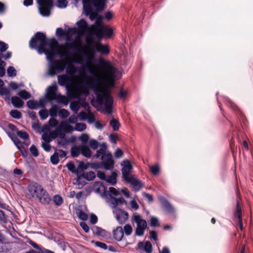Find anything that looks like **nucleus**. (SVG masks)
<instances>
[{
    "label": "nucleus",
    "mask_w": 253,
    "mask_h": 253,
    "mask_svg": "<svg viewBox=\"0 0 253 253\" xmlns=\"http://www.w3.org/2000/svg\"><path fill=\"white\" fill-rule=\"evenodd\" d=\"M59 116L62 118H65L69 116L70 115L68 110L65 109H61L59 110Z\"/></svg>",
    "instance_id": "52"
},
{
    "label": "nucleus",
    "mask_w": 253,
    "mask_h": 253,
    "mask_svg": "<svg viewBox=\"0 0 253 253\" xmlns=\"http://www.w3.org/2000/svg\"><path fill=\"white\" fill-rule=\"evenodd\" d=\"M71 155L73 157H77L81 154V145L74 146L71 149Z\"/></svg>",
    "instance_id": "34"
},
{
    "label": "nucleus",
    "mask_w": 253,
    "mask_h": 253,
    "mask_svg": "<svg viewBox=\"0 0 253 253\" xmlns=\"http://www.w3.org/2000/svg\"><path fill=\"white\" fill-rule=\"evenodd\" d=\"M83 9L86 16H89V19L93 21L98 17V12L104 9H101L98 6L97 3L94 0H82Z\"/></svg>",
    "instance_id": "4"
},
{
    "label": "nucleus",
    "mask_w": 253,
    "mask_h": 253,
    "mask_svg": "<svg viewBox=\"0 0 253 253\" xmlns=\"http://www.w3.org/2000/svg\"><path fill=\"white\" fill-rule=\"evenodd\" d=\"M89 146L93 150L97 149L100 145L99 142L95 139H91L89 140Z\"/></svg>",
    "instance_id": "42"
},
{
    "label": "nucleus",
    "mask_w": 253,
    "mask_h": 253,
    "mask_svg": "<svg viewBox=\"0 0 253 253\" xmlns=\"http://www.w3.org/2000/svg\"><path fill=\"white\" fill-rule=\"evenodd\" d=\"M51 163L53 165H57L59 161L58 155L56 152H54L53 154L50 157Z\"/></svg>",
    "instance_id": "44"
},
{
    "label": "nucleus",
    "mask_w": 253,
    "mask_h": 253,
    "mask_svg": "<svg viewBox=\"0 0 253 253\" xmlns=\"http://www.w3.org/2000/svg\"><path fill=\"white\" fill-rule=\"evenodd\" d=\"M30 151L33 156L35 157H38L39 155L38 150L35 145H32L30 147Z\"/></svg>",
    "instance_id": "54"
},
{
    "label": "nucleus",
    "mask_w": 253,
    "mask_h": 253,
    "mask_svg": "<svg viewBox=\"0 0 253 253\" xmlns=\"http://www.w3.org/2000/svg\"><path fill=\"white\" fill-rule=\"evenodd\" d=\"M66 167H67L69 170L71 171L73 173L78 174V168L76 169V167L75 166L74 163L72 162H70L66 164Z\"/></svg>",
    "instance_id": "38"
},
{
    "label": "nucleus",
    "mask_w": 253,
    "mask_h": 253,
    "mask_svg": "<svg viewBox=\"0 0 253 253\" xmlns=\"http://www.w3.org/2000/svg\"><path fill=\"white\" fill-rule=\"evenodd\" d=\"M57 102L58 103H63L65 105H67L68 103V101L66 97L64 95H62L61 94H59L55 96V99Z\"/></svg>",
    "instance_id": "33"
},
{
    "label": "nucleus",
    "mask_w": 253,
    "mask_h": 253,
    "mask_svg": "<svg viewBox=\"0 0 253 253\" xmlns=\"http://www.w3.org/2000/svg\"><path fill=\"white\" fill-rule=\"evenodd\" d=\"M161 204L162 207L169 213H172L174 211V209L169 201L165 198L162 197L160 199Z\"/></svg>",
    "instance_id": "24"
},
{
    "label": "nucleus",
    "mask_w": 253,
    "mask_h": 253,
    "mask_svg": "<svg viewBox=\"0 0 253 253\" xmlns=\"http://www.w3.org/2000/svg\"><path fill=\"white\" fill-rule=\"evenodd\" d=\"M113 213L115 214L116 219L120 224H124L128 219V213L121 209H115L113 211Z\"/></svg>",
    "instance_id": "9"
},
{
    "label": "nucleus",
    "mask_w": 253,
    "mask_h": 253,
    "mask_svg": "<svg viewBox=\"0 0 253 253\" xmlns=\"http://www.w3.org/2000/svg\"><path fill=\"white\" fill-rule=\"evenodd\" d=\"M150 171L154 175H157L159 174L160 171V169L158 165H155L150 167Z\"/></svg>",
    "instance_id": "46"
},
{
    "label": "nucleus",
    "mask_w": 253,
    "mask_h": 253,
    "mask_svg": "<svg viewBox=\"0 0 253 253\" xmlns=\"http://www.w3.org/2000/svg\"><path fill=\"white\" fill-rule=\"evenodd\" d=\"M150 226L151 227H159L160 226L159 221L157 217L154 216L150 217Z\"/></svg>",
    "instance_id": "45"
},
{
    "label": "nucleus",
    "mask_w": 253,
    "mask_h": 253,
    "mask_svg": "<svg viewBox=\"0 0 253 253\" xmlns=\"http://www.w3.org/2000/svg\"><path fill=\"white\" fill-rule=\"evenodd\" d=\"M104 25L102 24V17L98 15L96 18L95 24L90 26V32L93 34Z\"/></svg>",
    "instance_id": "18"
},
{
    "label": "nucleus",
    "mask_w": 253,
    "mask_h": 253,
    "mask_svg": "<svg viewBox=\"0 0 253 253\" xmlns=\"http://www.w3.org/2000/svg\"><path fill=\"white\" fill-rule=\"evenodd\" d=\"M124 165L122 169V172L123 178L126 180L127 178L130 177H129V174L132 169V166L128 160L124 161Z\"/></svg>",
    "instance_id": "15"
},
{
    "label": "nucleus",
    "mask_w": 253,
    "mask_h": 253,
    "mask_svg": "<svg viewBox=\"0 0 253 253\" xmlns=\"http://www.w3.org/2000/svg\"><path fill=\"white\" fill-rule=\"evenodd\" d=\"M238 226L240 230L243 231V225L242 221V211L241 208L238 206Z\"/></svg>",
    "instance_id": "41"
},
{
    "label": "nucleus",
    "mask_w": 253,
    "mask_h": 253,
    "mask_svg": "<svg viewBox=\"0 0 253 253\" xmlns=\"http://www.w3.org/2000/svg\"><path fill=\"white\" fill-rule=\"evenodd\" d=\"M77 25L78 27V33L83 34L87 31H90V27H89L86 21L81 19L77 22Z\"/></svg>",
    "instance_id": "14"
},
{
    "label": "nucleus",
    "mask_w": 253,
    "mask_h": 253,
    "mask_svg": "<svg viewBox=\"0 0 253 253\" xmlns=\"http://www.w3.org/2000/svg\"><path fill=\"white\" fill-rule=\"evenodd\" d=\"M98 52L101 53L102 54H108L110 52V48L108 45L106 44H103L101 43H99L97 45V47L96 49L95 50L96 52Z\"/></svg>",
    "instance_id": "26"
},
{
    "label": "nucleus",
    "mask_w": 253,
    "mask_h": 253,
    "mask_svg": "<svg viewBox=\"0 0 253 253\" xmlns=\"http://www.w3.org/2000/svg\"><path fill=\"white\" fill-rule=\"evenodd\" d=\"M78 217L82 220H86L88 218V215L84 211L80 210L78 212Z\"/></svg>",
    "instance_id": "55"
},
{
    "label": "nucleus",
    "mask_w": 253,
    "mask_h": 253,
    "mask_svg": "<svg viewBox=\"0 0 253 253\" xmlns=\"http://www.w3.org/2000/svg\"><path fill=\"white\" fill-rule=\"evenodd\" d=\"M145 229L136 227L135 229V234L138 236H142L144 235Z\"/></svg>",
    "instance_id": "63"
},
{
    "label": "nucleus",
    "mask_w": 253,
    "mask_h": 253,
    "mask_svg": "<svg viewBox=\"0 0 253 253\" xmlns=\"http://www.w3.org/2000/svg\"><path fill=\"white\" fill-rule=\"evenodd\" d=\"M234 146V139L233 138H232V139H231L230 140V147L232 150V153H233V158H234V161H235V169H234V172H235V178H236V180H237V176L236 175V156H235V153H234V151L233 149V147Z\"/></svg>",
    "instance_id": "37"
},
{
    "label": "nucleus",
    "mask_w": 253,
    "mask_h": 253,
    "mask_svg": "<svg viewBox=\"0 0 253 253\" xmlns=\"http://www.w3.org/2000/svg\"><path fill=\"white\" fill-rule=\"evenodd\" d=\"M59 108V107L57 105H52L49 110V115L52 117H56L57 116V112Z\"/></svg>",
    "instance_id": "30"
},
{
    "label": "nucleus",
    "mask_w": 253,
    "mask_h": 253,
    "mask_svg": "<svg viewBox=\"0 0 253 253\" xmlns=\"http://www.w3.org/2000/svg\"><path fill=\"white\" fill-rule=\"evenodd\" d=\"M57 87L56 85L49 86L47 89V99L48 101H51L55 99L56 92Z\"/></svg>",
    "instance_id": "20"
},
{
    "label": "nucleus",
    "mask_w": 253,
    "mask_h": 253,
    "mask_svg": "<svg viewBox=\"0 0 253 253\" xmlns=\"http://www.w3.org/2000/svg\"><path fill=\"white\" fill-rule=\"evenodd\" d=\"M27 243L31 245L34 249L39 250V252H41V250H43V249H42L36 243L31 240L29 239V241H27Z\"/></svg>",
    "instance_id": "59"
},
{
    "label": "nucleus",
    "mask_w": 253,
    "mask_h": 253,
    "mask_svg": "<svg viewBox=\"0 0 253 253\" xmlns=\"http://www.w3.org/2000/svg\"><path fill=\"white\" fill-rule=\"evenodd\" d=\"M106 154L102 149H99L96 151V153L93 156V158H99L101 157V160H104V158L106 157Z\"/></svg>",
    "instance_id": "40"
},
{
    "label": "nucleus",
    "mask_w": 253,
    "mask_h": 253,
    "mask_svg": "<svg viewBox=\"0 0 253 253\" xmlns=\"http://www.w3.org/2000/svg\"><path fill=\"white\" fill-rule=\"evenodd\" d=\"M43 189V187L39 183L32 182L28 186V193L26 194V197L29 199L36 198Z\"/></svg>",
    "instance_id": "7"
},
{
    "label": "nucleus",
    "mask_w": 253,
    "mask_h": 253,
    "mask_svg": "<svg viewBox=\"0 0 253 253\" xmlns=\"http://www.w3.org/2000/svg\"><path fill=\"white\" fill-rule=\"evenodd\" d=\"M114 238L117 241H121L124 237V231L122 227L118 226L113 230Z\"/></svg>",
    "instance_id": "23"
},
{
    "label": "nucleus",
    "mask_w": 253,
    "mask_h": 253,
    "mask_svg": "<svg viewBox=\"0 0 253 253\" xmlns=\"http://www.w3.org/2000/svg\"><path fill=\"white\" fill-rule=\"evenodd\" d=\"M43 205H48L51 200V198L48 193L43 189L36 198Z\"/></svg>",
    "instance_id": "12"
},
{
    "label": "nucleus",
    "mask_w": 253,
    "mask_h": 253,
    "mask_svg": "<svg viewBox=\"0 0 253 253\" xmlns=\"http://www.w3.org/2000/svg\"><path fill=\"white\" fill-rule=\"evenodd\" d=\"M133 219L134 222L137 224V227L144 229H146L147 226V222L145 220L141 218V216L139 214H134Z\"/></svg>",
    "instance_id": "19"
},
{
    "label": "nucleus",
    "mask_w": 253,
    "mask_h": 253,
    "mask_svg": "<svg viewBox=\"0 0 253 253\" xmlns=\"http://www.w3.org/2000/svg\"><path fill=\"white\" fill-rule=\"evenodd\" d=\"M27 106L31 109H36L39 107L37 100H29L27 102Z\"/></svg>",
    "instance_id": "31"
},
{
    "label": "nucleus",
    "mask_w": 253,
    "mask_h": 253,
    "mask_svg": "<svg viewBox=\"0 0 253 253\" xmlns=\"http://www.w3.org/2000/svg\"><path fill=\"white\" fill-rule=\"evenodd\" d=\"M91 230H92L94 235L99 236H102L103 237H106L108 235L110 234L109 233L107 232L105 230L103 229L101 227L97 226H93L91 228Z\"/></svg>",
    "instance_id": "21"
},
{
    "label": "nucleus",
    "mask_w": 253,
    "mask_h": 253,
    "mask_svg": "<svg viewBox=\"0 0 253 253\" xmlns=\"http://www.w3.org/2000/svg\"><path fill=\"white\" fill-rule=\"evenodd\" d=\"M39 5V10L43 16H49L50 14V9L53 6V0H37Z\"/></svg>",
    "instance_id": "6"
},
{
    "label": "nucleus",
    "mask_w": 253,
    "mask_h": 253,
    "mask_svg": "<svg viewBox=\"0 0 253 253\" xmlns=\"http://www.w3.org/2000/svg\"><path fill=\"white\" fill-rule=\"evenodd\" d=\"M80 174H77L78 177L76 179V183L79 186H81V187H82L83 186H84V185H85L86 184V182L84 180V178H81V179L79 178V175Z\"/></svg>",
    "instance_id": "60"
},
{
    "label": "nucleus",
    "mask_w": 253,
    "mask_h": 253,
    "mask_svg": "<svg viewBox=\"0 0 253 253\" xmlns=\"http://www.w3.org/2000/svg\"><path fill=\"white\" fill-rule=\"evenodd\" d=\"M18 95L24 99H28L31 97V94L25 89H23L18 92Z\"/></svg>",
    "instance_id": "36"
},
{
    "label": "nucleus",
    "mask_w": 253,
    "mask_h": 253,
    "mask_svg": "<svg viewBox=\"0 0 253 253\" xmlns=\"http://www.w3.org/2000/svg\"><path fill=\"white\" fill-rule=\"evenodd\" d=\"M63 46L67 48V51L65 53L49 50L45 47L38 52L40 54L44 53L46 55L47 59L50 62L49 73L51 75H54L56 74V71H62L65 68V66L61 65L60 61L54 59L55 55L59 54L61 58L63 57L67 58L69 55H72V52H77L83 56L87 55L85 52L81 49L78 42L76 41L67 42Z\"/></svg>",
    "instance_id": "1"
},
{
    "label": "nucleus",
    "mask_w": 253,
    "mask_h": 253,
    "mask_svg": "<svg viewBox=\"0 0 253 253\" xmlns=\"http://www.w3.org/2000/svg\"><path fill=\"white\" fill-rule=\"evenodd\" d=\"M55 152L57 153L58 157H60L61 158L65 157L67 155V153L65 151L61 149H55Z\"/></svg>",
    "instance_id": "61"
},
{
    "label": "nucleus",
    "mask_w": 253,
    "mask_h": 253,
    "mask_svg": "<svg viewBox=\"0 0 253 253\" xmlns=\"http://www.w3.org/2000/svg\"><path fill=\"white\" fill-rule=\"evenodd\" d=\"M89 165L90 164L88 163L85 164L84 162L80 161L78 167V174L87 169L89 167Z\"/></svg>",
    "instance_id": "32"
},
{
    "label": "nucleus",
    "mask_w": 253,
    "mask_h": 253,
    "mask_svg": "<svg viewBox=\"0 0 253 253\" xmlns=\"http://www.w3.org/2000/svg\"><path fill=\"white\" fill-rule=\"evenodd\" d=\"M117 173L116 171H112L111 175L106 176L105 181L112 185H115L117 183Z\"/></svg>",
    "instance_id": "27"
},
{
    "label": "nucleus",
    "mask_w": 253,
    "mask_h": 253,
    "mask_svg": "<svg viewBox=\"0 0 253 253\" xmlns=\"http://www.w3.org/2000/svg\"><path fill=\"white\" fill-rule=\"evenodd\" d=\"M8 48V45L7 43H5L3 42H0V53H2V52L6 51Z\"/></svg>",
    "instance_id": "58"
},
{
    "label": "nucleus",
    "mask_w": 253,
    "mask_h": 253,
    "mask_svg": "<svg viewBox=\"0 0 253 253\" xmlns=\"http://www.w3.org/2000/svg\"><path fill=\"white\" fill-rule=\"evenodd\" d=\"M84 178L87 181L93 180L95 178V174L93 171H89L86 173H83L79 175V178Z\"/></svg>",
    "instance_id": "29"
},
{
    "label": "nucleus",
    "mask_w": 253,
    "mask_h": 253,
    "mask_svg": "<svg viewBox=\"0 0 253 253\" xmlns=\"http://www.w3.org/2000/svg\"><path fill=\"white\" fill-rule=\"evenodd\" d=\"M17 135L24 140L28 139L29 137L27 132L22 130H17Z\"/></svg>",
    "instance_id": "47"
},
{
    "label": "nucleus",
    "mask_w": 253,
    "mask_h": 253,
    "mask_svg": "<svg viewBox=\"0 0 253 253\" xmlns=\"http://www.w3.org/2000/svg\"><path fill=\"white\" fill-rule=\"evenodd\" d=\"M126 181L130 183L134 188L135 191L139 190L143 186L142 182L136 178L131 176L126 180Z\"/></svg>",
    "instance_id": "22"
},
{
    "label": "nucleus",
    "mask_w": 253,
    "mask_h": 253,
    "mask_svg": "<svg viewBox=\"0 0 253 253\" xmlns=\"http://www.w3.org/2000/svg\"><path fill=\"white\" fill-rule=\"evenodd\" d=\"M7 73L9 77H15L16 76V70L13 66H9L7 69Z\"/></svg>",
    "instance_id": "48"
},
{
    "label": "nucleus",
    "mask_w": 253,
    "mask_h": 253,
    "mask_svg": "<svg viewBox=\"0 0 253 253\" xmlns=\"http://www.w3.org/2000/svg\"><path fill=\"white\" fill-rule=\"evenodd\" d=\"M97 67L105 74V82L114 81L118 70L109 61L101 59L98 62Z\"/></svg>",
    "instance_id": "3"
},
{
    "label": "nucleus",
    "mask_w": 253,
    "mask_h": 253,
    "mask_svg": "<svg viewBox=\"0 0 253 253\" xmlns=\"http://www.w3.org/2000/svg\"><path fill=\"white\" fill-rule=\"evenodd\" d=\"M43 205H48L51 200V198L48 193L43 189L36 198Z\"/></svg>",
    "instance_id": "11"
},
{
    "label": "nucleus",
    "mask_w": 253,
    "mask_h": 253,
    "mask_svg": "<svg viewBox=\"0 0 253 253\" xmlns=\"http://www.w3.org/2000/svg\"><path fill=\"white\" fill-rule=\"evenodd\" d=\"M124 233H125L126 236L130 235L132 232V228L130 224H126L124 227Z\"/></svg>",
    "instance_id": "50"
},
{
    "label": "nucleus",
    "mask_w": 253,
    "mask_h": 253,
    "mask_svg": "<svg viewBox=\"0 0 253 253\" xmlns=\"http://www.w3.org/2000/svg\"><path fill=\"white\" fill-rule=\"evenodd\" d=\"M113 34V30L112 28L108 25H104L93 35H95L98 41H100L103 38H110Z\"/></svg>",
    "instance_id": "8"
},
{
    "label": "nucleus",
    "mask_w": 253,
    "mask_h": 253,
    "mask_svg": "<svg viewBox=\"0 0 253 253\" xmlns=\"http://www.w3.org/2000/svg\"><path fill=\"white\" fill-rule=\"evenodd\" d=\"M80 140L82 142L83 144H85L89 140V136L87 134L83 133L80 137Z\"/></svg>",
    "instance_id": "57"
},
{
    "label": "nucleus",
    "mask_w": 253,
    "mask_h": 253,
    "mask_svg": "<svg viewBox=\"0 0 253 253\" xmlns=\"http://www.w3.org/2000/svg\"><path fill=\"white\" fill-rule=\"evenodd\" d=\"M110 125L112 127L114 131H117L120 126L119 122L116 119H112L110 122Z\"/></svg>",
    "instance_id": "39"
},
{
    "label": "nucleus",
    "mask_w": 253,
    "mask_h": 253,
    "mask_svg": "<svg viewBox=\"0 0 253 253\" xmlns=\"http://www.w3.org/2000/svg\"><path fill=\"white\" fill-rule=\"evenodd\" d=\"M9 114L11 117L16 119H20L22 117L21 112L18 110H12Z\"/></svg>",
    "instance_id": "35"
},
{
    "label": "nucleus",
    "mask_w": 253,
    "mask_h": 253,
    "mask_svg": "<svg viewBox=\"0 0 253 253\" xmlns=\"http://www.w3.org/2000/svg\"><path fill=\"white\" fill-rule=\"evenodd\" d=\"M149 238L151 239H153L155 241L158 240L157 233L155 231H150L149 232Z\"/></svg>",
    "instance_id": "62"
},
{
    "label": "nucleus",
    "mask_w": 253,
    "mask_h": 253,
    "mask_svg": "<svg viewBox=\"0 0 253 253\" xmlns=\"http://www.w3.org/2000/svg\"><path fill=\"white\" fill-rule=\"evenodd\" d=\"M94 80L91 81L88 78L85 84L88 86L92 88L96 96V101L100 105L104 104L105 110L108 114L112 113V105L113 99L111 95V91L107 86L100 87L98 85V83L100 79L96 74L92 73Z\"/></svg>",
    "instance_id": "2"
},
{
    "label": "nucleus",
    "mask_w": 253,
    "mask_h": 253,
    "mask_svg": "<svg viewBox=\"0 0 253 253\" xmlns=\"http://www.w3.org/2000/svg\"><path fill=\"white\" fill-rule=\"evenodd\" d=\"M86 42L88 48L91 51L92 53L91 57L88 56L87 58L88 60H90L93 58V54L95 53V50L99 42H95L92 37H87Z\"/></svg>",
    "instance_id": "13"
},
{
    "label": "nucleus",
    "mask_w": 253,
    "mask_h": 253,
    "mask_svg": "<svg viewBox=\"0 0 253 253\" xmlns=\"http://www.w3.org/2000/svg\"><path fill=\"white\" fill-rule=\"evenodd\" d=\"M50 48V50L61 52L59 49L58 42L55 38L48 39L47 38V44Z\"/></svg>",
    "instance_id": "17"
},
{
    "label": "nucleus",
    "mask_w": 253,
    "mask_h": 253,
    "mask_svg": "<svg viewBox=\"0 0 253 253\" xmlns=\"http://www.w3.org/2000/svg\"><path fill=\"white\" fill-rule=\"evenodd\" d=\"M86 128V125L84 123H78L75 126V129L77 131H82L85 129Z\"/></svg>",
    "instance_id": "53"
},
{
    "label": "nucleus",
    "mask_w": 253,
    "mask_h": 253,
    "mask_svg": "<svg viewBox=\"0 0 253 253\" xmlns=\"http://www.w3.org/2000/svg\"><path fill=\"white\" fill-rule=\"evenodd\" d=\"M101 165L106 170H111L113 169L114 166V161L111 153H107L106 157L104 160H102Z\"/></svg>",
    "instance_id": "10"
},
{
    "label": "nucleus",
    "mask_w": 253,
    "mask_h": 253,
    "mask_svg": "<svg viewBox=\"0 0 253 253\" xmlns=\"http://www.w3.org/2000/svg\"><path fill=\"white\" fill-rule=\"evenodd\" d=\"M39 116L42 120H45L48 116V112L46 109H42L39 111Z\"/></svg>",
    "instance_id": "51"
},
{
    "label": "nucleus",
    "mask_w": 253,
    "mask_h": 253,
    "mask_svg": "<svg viewBox=\"0 0 253 253\" xmlns=\"http://www.w3.org/2000/svg\"><path fill=\"white\" fill-rule=\"evenodd\" d=\"M68 78L67 75H64L62 76H58V82L60 85H64L68 80Z\"/></svg>",
    "instance_id": "43"
},
{
    "label": "nucleus",
    "mask_w": 253,
    "mask_h": 253,
    "mask_svg": "<svg viewBox=\"0 0 253 253\" xmlns=\"http://www.w3.org/2000/svg\"><path fill=\"white\" fill-rule=\"evenodd\" d=\"M53 200L55 204L58 206L61 205L63 202V198L59 195L54 196Z\"/></svg>",
    "instance_id": "49"
},
{
    "label": "nucleus",
    "mask_w": 253,
    "mask_h": 253,
    "mask_svg": "<svg viewBox=\"0 0 253 253\" xmlns=\"http://www.w3.org/2000/svg\"><path fill=\"white\" fill-rule=\"evenodd\" d=\"M46 44V35L41 32H37L29 42L30 47L32 49L37 48L38 52L44 48Z\"/></svg>",
    "instance_id": "5"
},
{
    "label": "nucleus",
    "mask_w": 253,
    "mask_h": 253,
    "mask_svg": "<svg viewBox=\"0 0 253 253\" xmlns=\"http://www.w3.org/2000/svg\"><path fill=\"white\" fill-rule=\"evenodd\" d=\"M137 247L140 250H143L147 253H151L153 251L152 245L149 241L139 242L137 244Z\"/></svg>",
    "instance_id": "16"
},
{
    "label": "nucleus",
    "mask_w": 253,
    "mask_h": 253,
    "mask_svg": "<svg viewBox=\"0 0 253 253\" xmlns=\"http://www.w3.org/2000/svg\"><path fill=\"white\" fill-rule=\"evenodd\" d=\"M56 35L57 37H61L66 36L67 34L62 29V28H58L56 29Z\"/></svg>",
    "instance_id": "56"
},
{
    "label": "nucleus",
    "mask_w": 253,
    "mask_h": 253,
    "mask_svg": "<svg viewBox=\"0 0 253 253\" xmlns=\"http://www.w3.org/2000/svg\"><path fill=\"white\" fill-rule=\"evenodd\" d=\"M11 101L13 106L17 108H22L24 104V101L16 96H12L11 99Z\"/></svg>",
    "instance_id": "25"
},
{
    "label": "nucleus",
    "mask_w": 253,
    "mask_h": 253,
    "mask_svg": "<svg viewBox=\"0 0 253 253\" xmlns=\"http://www.w3.org/2000/svg\"><path fill=\"white\" fill-rule=\"evenodd\" d=\"M91 151L89 148L85 145H81V154L86 158H89L91 156Z\"/></svg>",
    "instance_id": "28"
},
{
    "label": "nucleus",
    "mask_w": 253,
    "mask_h": 253,
    "mask_svg": "<svg viewBox=\"0 0 253 253\" xmlns=\"http://www.w3.org/2000/svg\"><path fill=\"white\" fill-rule=\"evenodd\" d=\"M58 7L60 8H65L67 6L68 2L66 0H57Z\"/></svg>",
    "instance_id": "64"
}]
</instances>
